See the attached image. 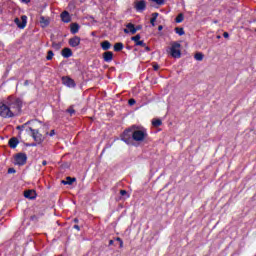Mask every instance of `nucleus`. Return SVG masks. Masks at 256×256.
Returning a JSON list of instances; mask_svg holds the SVG:
<instances>
[{"label":"nucleus","instance_id":"1","mask_svg":"<svg viewBox=\"0 0 256 256\" xmlns=\"http://www.w3.org/2000/svg\"><path fill=\"white\" fill-rule=\"evenodd\" d=\"M21 100L9 96L6 101L0 102V117L4 119H9L15 117L21 113Z\"/></svg>","mask_w":256,"mask_h":256},{"label":"nucleus","instance_id":"2","mask_svg":"<svg viewBox=\"0 0 256 256\" xmlns=\"http://www.w3.org/2000/svg\"><path fill=\"white\" fill-rule=\"evenodd\" d=\"M147 137V130L145 129H128L126 131H124L123 135H122V141H124V143H127L129 145V143H131V139H133V141L136 142H141V141H145V138Z\"/></svg>","mask_w":256,"mask_h":256},{"label":"nucleus","instance_id":"3","mask_svg":"<svg viewBox=\"0 0 256 256\" xmlns=\"http://www.w3.org/2000/svg\"><path fill=\"white\" fill-rule=\"evenodd\" d=\"M170 55L174 59H179L181 57V44L179 42H173L170 47Z\"/></svg>","mask_w":256,"mask_h":256},{"label":"nucleus","instance_id":"4","mask_svg":"<svg viewBox=\"0 0 256 256\" xmlns=\"http://www.w3.org/2000/svg\"><path fill=\"white\" fill-rule=\"evenodd\" d=\"M133 7L137 13H143L145 9H147V1L146 0H135L133 2Z\"/></svg>","mask_w":256,"mask_h":256},{"label":"nucleus","instance_id":"5","mask_svg":"<svg viewBox=\"0 0 256 256\" xmlns=\"http://www.w3.org/2000/svg\"><path fill=\"white\" fill-rule=\"evenodd\" d=\"M27 163V154L18 153L14 157V164L19 165L20 167Z\"/></svg>","mask_w":256,"mask_h":256},{"label":"nucleus","instance_id":"6","mask_svg":"<svg viewBox=\"0 0 256 256\" xmlns=\"http://www.w3.org/2000/svg\"><path fill=\"white\" fill-rule=\"evenodd\" d=\"M14 23L19 29H25V27H27V16L23 15L21 18H15Z\"/></svg>","mask_w":256,"mask_h":256},{"label":"nucleus","instance_id":"7","mask_svg":"<svg viewBox=\"0 0 256 256\" xmlns=\"http://www.w3.org/2000/svg\"><path fill=\"white\" fill-rule=\"evenodd\" d=\"M30 131L32 133V137H33L34 141H36V143H38V145L43 143V135L41 133H39V130L30 128Z\"/></svg>","mask_w":256,"mask_h":256},{"label":"nucleus","instance_id":"8","mask_svg":"<svg viewBox=\"0 0 256 256\" xmlns=\"http://www.w3.org/2000/svg\"><path fill=\"white\" fill-rule=\"evenodd\" d=\"M62 83L63 85H65L66 87H75V80L69 78L68 76H64L62 77Z\"/></svg>","mask_w":256,"mask_h":256},{"label":"nucleus","instance_id":"9","mask_svg":"<svg viewBox=\"0 0 256 256\" xmlns=\"http://www.w3.org/2000/svg\"><path fill=\"white\" fill-rule=\"evenodd\" d=\"M80 44H81V38L79 36H74L69 40L70 47H79Z\"/></svg>","mask_w":256,"mask_h":256},{"label":"nucleus","instance_id":"10","mask_svg":"<svg viewBox=\"0 0 256 256\" xmlns=\"http://www.w3.org/2000/svg\"><path fill=\"white\" fill-rule=\"evenodd\" d=\"M124 33H131L132 35H135L137 33V28H135V25L132 23H128L124 29Z\"/></svg>","mask_w":256,"mask_h":256},{"label":"nucleus","instance_id":"11","mask_svg":"<svg viewBox=\"0 0 256 256\" xmlns=\"http://www.w3.org/2000/svg\"><path fill=\"white\" fill-rule=\"evenodd\" d=\"M60 17L63 23H71V15L69 14L68 11L62 12Z\"/></svg>","mask_w":256,"mask_h":256},{"label":"nucleus","instance_id":"12","mask_svg":"<svg viewBox=\"0 0 256 256\" xmlns=\"http://www.w3.org/2000/svg\"><path fill=\"white\" fill-rule=\"evenodd\" d=\"M132 41L135 42V44L139 47H145V42L141 40V35H136L132 37Z\"/></svg>","mask_w":256,"mask_h":256},{"label":"nucleus","instance_id":"13","mask_svg":"<svg viewBox=\"0 0 256 256\" xmlns=\"http://www.w3.org/2000/svg\"><path fill=\"white\" fill-rule=\"evenodd\" d=\"M103 59L106 63H111V61H113V52L111 51L104 52Z\"/></svg>","mask_w":256,"mask_h":256},{"label":"nucleus","instance_id":"14","mask_svg":"<svg viewBox=\"0 0 256 256\" xmlns=\"http://www.w3.org/2000/svg\"><path fill=\"white\" fill-rule=\"evenodd\" d=\"M61 54L64 59H69V57H73V51H71L70 48H64Z\"/></svg>","mask_w":256,"mask_h":256},{"label":"nucleus","instance_id":"15","mask_svg":"<svg viewBox=\"0 0 256 256\" xmlns=\"http://www.w3.org/2000/svg\"><path fill=\"white\" fill-rule=\"evenodd\" d=\"M8 145L11 149H16L19 145V140L16 137H13L9 140Z\"/></svg>","mask_w":256,"mask_h":256},{"label":"nucleus","instance_id":"16","mask_svg":"<svg viewBox=\"0 0 256 256\" xmlns=\"http://www.w3.org/2000/svg\"><path fill=\"white\" fill-rule=\"evenodd\" d=\"M40 25L41 27H47L50 23L49 17H45V16H40Z\"/></svg>","mask_w":256,"mask_h":256},{"label":"nucleus","instance_id":"17","mask_svg":"<svg viewBox=\"0 0 256 256\" xmlns=\"http://www.w3.org/2000/svg\"><path fill=\"white\" fill-rule=\"evenodd\" d=\"M24 197H26V199H35V190H27L26 192H24Z\"/></svg>","mask_w":256,"mask_h":256},{"label":"nucleus","instance_id":"18","mask_svg":"<svg viewBox=\"0 0 256 256\" xmlns=\"http://www.w3.org/2000/svg\"><path fill=\"white\" fill-rule=\"evenodd\" d=\"M101 48L103 49V51H109V49H111V42L110 41H103L101 43Z\"/></svg>","mask_w":256,"mask_h":256},{"label":"nucleus","instance_id":"19","mask_svg":"<svg viewBox=\"0 0 256 256\" xmlns=\"http://www.w3.org/2000/svg\"><path fill=\"white\" fill-rule=\"evenodd\" d=\"M70 31L73 35H75L76 33H79V24L72 23L70 26Z\"/></svg>","mask_w":256,"mask_h":256},{"label":"nucleus","instance_id":"20","mask_svg":"<svg viewBox=\"0 0 256 256\" xmlns=\"http://www.w3.org/2000/svg\"><path fill=\"white\" fill-rule=\"evenodd\" d=\"M76 179L67 177L66 180H62L63 185H73L75 183Z\"/></svg>","mask_w":256,"mask_h":256},{"label":"nucleus","instance_id":"21","mask_svg":"<svg viewBox=\"0 0 256 256\" xmlns=\"http://www.w3.org/2000/svg\"><path fill=\"white\" fill-rule=\"evenodd\" d=\"M159 17V13L155 12L152 13V18L150 19V23L152 27H155V21H157V18Z\"/></svg>","mask_w":256,"mask_h":256},{"label":"nucleus","instance_id":"22","mask_svg":"<svg viewBox=\"0 0 256 256\" xmlns=\"http://www.w3.org/2000/svg\"><path fill=\"white\" fill-rule=\"evenodd\" d=\"M153 127H161L163 125V122L161 119H153L152 120Z\"/></svg>","mask_w":256,"mask_h":256},{"label":"nucleus","instance_id":"23","mask_svg":"<svg viewBox=\"0 0 256 256\" xmlns=\"http://www.w3.org/2000/svg\"><path fill=\"white\" fill-rule=\"evenodd\" d=\"M114 51L119 52V51H123V43L118 42L114 45Z\"/></svg>","mask_w":256,"mask_h":256},{"label":"nucleus","instance_id":"24","mask_svg":"<svg viewBox=\"0 0 256 256\" xmlns=\"http://www.w3.org/2000/svg\"><path fill=\"white\" fill-rule=\"evenodd\" d=\"M175 33H177V35L182 36V35H185V30L183 28L176 27Z\"/></svg>","mask_w":256,"mask_h":256},{"label":"nucleus","instance_id":"25","mask_svg":"<svg viewBox=\"0 0 256 256\" xmlns=\"http://www.w3.org/2000/svg\"><path fill=\"white\" fill-rule=\"evenodd\" d=\"M203 57V53L198 52L195 54L194 59H196V61H203Z\"/></svg>","mask_w":256,"mask_h":256},{"label":"nucleus","instance_id":"26","mask_svg":"<svg viewBox=\"0 0 256 256\" xmlns=\"http://www.w3.org/2000/svg\"><path fill=\"white\" fill-rule=\"evenodd\" d=\"M183 19H185V17L183 16V14H179V15L176 17L175 21H176V23H183Z\"/></svg>","mask_w":256,"mask_h":256},{"label":"nucleus","instance_id":"27","mask_svg":"<svg viewBox=\"0 0 256 256\" xmlns=\"http://www.w3.org/2000/svg\"><path fill=\"white\" fill-rule=\"evenodd\" d=\"M52 47L55 49V51H59V49H61V43L53 42Z\"/></svg>","mask_w":256,"mask_h":256},{"label":"nucleus","instance_id":"28","mask_svg":"<svg viewBox=\"0 0 256 256\" xmlns=\"http://www.w3.org/2000/svg\"><path fill=\"white\" fill-rule=\"evenodd\" d=\"M54 55H55V54L53 53V51L49 50V51H48V54H47V56H46L47 61H51V59H53V56H54Z\"/></svg>","mask_w":256,"mask_h":256},{"label":"nucleus","instance_id":"29","mask_svg":"<svg viewBox=\"0 0 256 256\" xmlns=\"http://www.w3.org/2000/svg\"><path fill=\"white\" fill-rule=\"evenodd\" d=\"M67 113H69L70 115H75V109H73V107L68 108Z\"/></svg>","mask_w":256,"mask_h":256},{"label":"nucleus","instance_id":"30","mask_svg":"<svg viewBox=\"0 0 256 256\" xmlns=\"http://www.w3.org/2000/svg\"><path fill=\"white\" fill-rule=\"evenodd\" d=\"M153 3H156V5H163L165 3V0H152Z\"/></svg>","mask_w":256,"mask_h":256},{"label":"nucleus","instance_id":"31","mask_svg":"<svg viewBox=\"0 0 256 256\" xmlns=\"http://www.w3.org/2000/svg\"><path fill=\"white\" fill-rule=\"evenodd\" d=\"M116 241H118V243H120V248H123V240L120 237H117Z\"/></svg>","mask_w":256,"mask_h":256},{"label":"nucleus","instance_id":"32","mask_svg":"<svg viewBox=\"0 0 256 256\" xmlns=\"http://www.w3.org/2000/svg\"><path fill=\"white\" fill-rule=\"evenodd\" d=\"M128 103H129V105L133 106V105H135L136 101H135V99H130L128 101Z\"/></svg>","mask_w":256,"mask_h":256},{"label":"nucleus","instance_id":"33","mask_svg":"<svg viewBox=\"0 0 256 256\" xmlns=\"http://www.w3.org/2000/svg\"><path fill=\"white\" fill-rule=\"evenodd\" d=\"M153 69H154V71H159V66H158V64H153Z\"/></svg>","mask_w":256,"mask_h":256},{"label":"nucleus","instance_id":"34","mask_svg":"<svg viewBox=\"0 0 256 256\" xmlns=\"http://www.w3.org/2000/svg\"><path fill=\"white\" fill-rule=\"evenodd\" d=\"M8 173H9V174H11V173H16L15 168H9V169H8Z\"/></svg>","mask_w":256,"mask_h":256},{"label":"nucleus","instance_id":"35","mask_svg":"<svg viewBox=\"0 0 256 256\" xmlns=\"http://www.w3.org/2000/svg\"><path fill=\"white\" fill-rule=\"evenodd\" d=\"M223 37H224L225 39H229V33H228V32H224V33H223Z\"/></svg>","mask_w":256,"mask_h":256},{"label":"nucleus","instance_id":"36","mask_svg":"<svg viewBox=\"0 0 256 256\" xmlns=\"http://www.w3.org/2000/svg\"><path fill=\"white\" fill-rule=\"evenodd\" d=\"M120 195H122V197L125 196V195H127V191H126V190H121V191H120Z\"/></svg>","mask_w":256,"mask_h":256},{"label":"nucleus","instance_id":"37","mask_svg":"<svg viewBox=\"0 0 256 256\" xmlns=\"http://www.w3.org/2000/svg\"><path fill=\"white\" fill-rule=\"evenodd\" d=\"M54 135H55V130H51L50 133H49V136L53 137Z\"/></svg>","mask_w":256,"mask_h":256},{"label":"nucleus","instance_id":"38","mask_svg":"<svg viewBox=\"0 0 256 256\" xmlns=\"http://www.w3.org/2000/svg\"><path fill=\"white\" fill-rule=\"evenodd\" d=\"M74 229H76L77 231H80L81 228L79 227V225H74Z\"/></svg>","mask_w":256,"mask_h":256},{"label":"nucleus","instance_id":"39","mask_svg":"<svg viewBox=\"0 0 256 256\" xmlns=\"http://www.w3.org/2000/svg\"><path fill=\"white\" fill-rule=\"evenodd\" d=\"M22 3H31V0H21Z\"/></svg>","mask_w":256,"mask_h":256},{"label":"nucleus","instance_id":"40","mask_svg":"<svg viewBox=\"0 0 256 256\" xmlns=\"http://www.w3.org/2000/svg\"><path fill=\"white\" fill-rule=\"evenodd\" d=\"M29 147H37V144H35V143L30 144Z\"/></svg>","mask_w":256,"mask_h":256},{"label":"nucleus","instance_id":"41","mask_svg":"<svg viewBox=\"0 0 256 256\" xmlns=\"http://www.w3.org/2000/svg\"><path fill=\"white\" fill-rule=\"evenodd\" d=\"M146 51H151V49L149 48V46H144Z\"/></svg>","mask_w":256,"mask_h":256},{"label":"nucleus","instance_id":"42","mask_svg":"<svg viewBox=\"0 0 256 256\" xmlns=\"http://www.w3.org/2000/svg\"><path fill=\"white\" fill-rule=\"evenodd\" d=\"M162 30H163V26H159L158 31H162Z\"/></svg>","mask_w":256,"mask_h":256},{"label":"nucleus","instance_id":"43","mask_svg":"<svg viewBox=\"0 0 256 256\" xmlns=\"http://www.w3.org/2000/svg\"><path fill=\"white\" fill-rule=\"evenodd\" d=\"M42 165H44V166L47 165V161H45V160L42 161Z\"/></svg>","mask_w":256,"mask_h":256},{"label":"nucleus","instance_id":"44","mask_svg":"<svg viewBox=\"0 0 256 256\" xmlns=\"http://www.w3.org/2000/svg\"><path fill=\"white\" fill-rule=\"evenodd\" d=\"M113 243H114L113 240L109 241V245H113Z\"/></svg>","mask_w":256,"mask_h":256},{"label":"nucleus","instance_id":"45","mask_svg":"<svg viewBox=\"0 0 256 256\" xmlns=\"http://www.w3.org/2000/svg\"><path fill=\"white\" fill-rule=\"evenodd\" d=\"M74 223H79V220L78 219H74Z\"/></svg>","mask_w":256,"mask_h":256},{"label":"nucleus","instance_id":"46","mask_svg":"<svg viewBox=\"0 0 256 256\" xmlns=\"http://www.w3.org/2000/svg\"><path fill=\"white\" fill-rule=\"evenodd\" d=\"M136 29H137V31H138V29H140V27H137Z\"/></svg>","mask_w":256,"mask_h":256}]
</instances>
